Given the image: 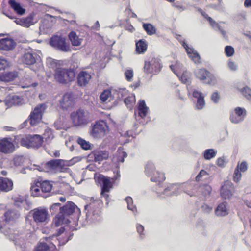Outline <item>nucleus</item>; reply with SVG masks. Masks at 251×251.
<instances>
[{
    "mask_svg": "<svg viewBox=\"0 0 251 251\" xmlns=\"http://www.w3.org/2000/svg\"><path fill=\"white\" fill-rule=\"evenodd\" d=\"M78 208L74 203L68 201L63 206L60 207V211L53 218V222L56 227L69 222L68 217L72 215Z\"/></svg>",
    "mask_w": 251,
    "mask_h": 251,
    "instance_id": "1",
    "label": "nucleus"
},
{
    "mask_svg": "<svg viewBox=\"0 0 251 251\" xmlns=\"http://www.w3.org/2000/svg\"><path fill=\"white\" fill-rule=\"evenodd\" d=\"M75 76V70L71 68L57 67L53 74L55 81L63 85L74 81Z\"/></svg>",
    "mask_w": 251,
    "mask_h": 251,
    "instance_id": "2",
    "label": "nucleus"
},
{
    "mask_svg": "<svg viewBox=\"0 0 251 251\" xmlns=\"http://www.w3.org/2000/svg\"><path fill=\"white\" fill-rule=\"evenodd\" d=\"M68 162L61 159H52L38 166L40 172L47 173L64 172L67 169Z\"/></svg>",
    "mask_w": 251,
    "mask_h": 251,
    "instance_id": "3",
    "label": "nucleus"
},
{
    "mask_svg": "<svg viewBox=\"0 0 251 251\" xmlns=\"http://www.w3.org/2000/svg\"><path fill=\"white\" fill-rule=\"evenodd\" d=\"M52 188V185L48 180H35L30 187L31 195L34 197H45L49 196Z\"/></svg>",
    "mask_w": 251,
    "mask_h": 251,
    "instance_id": "4",
    "label": "nucleus"
},
{
    "mask_svg": "<svg viewBox=\"0 0 251 251\" xmlns=\"http://www.w3.org/2000/svg\"><path fill=\"white\" fill-rule=\"evenodd\" d=\"M95 181L101 185V196L104 197L107 201L109 202V193L113 188L114 180L112 178L107 177L101 174H98L94 176Z\"/></svg>",
    "mask_w": 251,
    "mask_h": 251,
    "instance_id": "5",
    "label": "nucleus"
},
{
    "mask_svg": "<svg viewBox=\"0 0 251 251\" xmlns=\"http://www.w3.org/2000/svg\"><path fill=\"white\" fill-rule=\"evenodd\" d=\"M73 125L75 126H83L89 122V112L83 109H79L73 112L70 115Z\"/></svg>",
    "mask_w": 251,
    "mask_h": 251,
    "instance_id": "6",
    "label": "nucleus"
},
{
    "mask_svg": "<svg viewBox=\"0 0 251 251\" xmlns=\"http://www.w3.org/2000/svg\"><path fill=\"white\" fill-rule=\"evenodd\" d=\"M43 142V138L39 135H27L22 137L20 140L21 146L27 148H38Z\"/></svg>",
    "mask_w": 251,
    "mask_h": 251,
    "instance_id": "7",
    "label": "nucleus"
},
{
    "mask_svg": "<svg viewBox=\"0 0 251 251\" xmlns=\"http://www.w3.org/2000/svg\"><path fill=\"white\" fill-rule=\"evenodd\" d=\"M47 107L45 103H41L37 105L31 111L27 118V120H29L31 126H34L40 123Z\"/></svg>",
    "mask_w": 251,
    "mask_h": 251,
    "instance_id": "8",
    "label": "nucleus"
},
{
    "mask_svg": "<svg viewBox=\"0 0 251 251\" xmlns=\"http://www.w3.org/2000/svg\"><path fill=\"white\" fill-rule=\"evenodd\" d=\"M161 61L158 58H149L145 61L143 67L144 72L148 74L156 75L161 70Z\"/></svg>",
    "mask_w": 251,
    "mask_h": 251,
    "instance_id": "9",
    "label": "nucleus"
},
{
    "mask_svg": "<svg viewBox=\"0 0 251 251\" xmlns=\"http://www.w3.org/2000/svg\"><path fill=\"white\" fill-rule=\"evenodd\" d=\"M108 130L109 127L107 123L104 120H99L92 126L90 133L93 138H100L104 137Z\"/></svg>",
    "mask_w": 251,
    "mask_h": 251,
    "instance_id": "10",
    "label": "nucleus"
},
{
    "mask_svg": "<svg viewBox=\"0 0 251 251\" xmlns=\"http://www.w3.org/2000/svg\"><path fill=\"white\" fill-rule=\"evenodd\" d=\"M50 44L54 48L62 51L67 52L70 50L69 45L66 43V39L61 36H52L50 38Z\"/></svg>",
    "mask_w": 251,
    "mask_h": 251,
    "instance_id": "11",
    "label": "nucleus"
},
{
    "mask_svg": "<svg viewBox=\"0 0 251 251\" xmlns=\"http://www.w3.org/2000/svg\"><path fill=\"white\" fill-rule=\"evenodd\" d=\"M15 150V146L10 138H2L0 139V153L10 154Z\"/></svg>",
    "mask_w": 251,
    "mask_h": 251,
    "instance_id": "12",
    "label": "nucleus"
},
{
    "mask_svg": "<svg viewBox=\"0 0 251 251\" xmlns=\"http://www.w3.org/2000/svg\"><path fill=\"white\" fill-rule=\"evenodd\" d=\"M247 115L245 108L237 107L230 112V120L233 123H239L244 120Z\"/></svg>",
    "mask_w": 251,
    "mask_h": 251,
    "instance_id": "13",
    "label": "nucleus"
},
{
    "mask_svg": "<svg viewBox=\"0 0 251 251\" xmlns=\"http://www.w3.org/2000/svg\"><path fill=\"white\" fill-rule=\"evenodd\" d=\"M103 207V202L101 200L98 199L93 201L90 203L86 205L84 209L86 214H92V215H97L100 212L101 209Z\"/></svg>",
    "mask_w": 251,
    "mask_h": 251,
    "instance_id": "14",
    "label": "nucleus"
},
{
    "mask_svg": "<svg viewBox=\"0 0 251 251\" xmlns=\"http://www.w3.org/2000/svg\"><path fill=\"white\" fill-rule=\"evenodd\" d=\"M48 211L46 208L38 207L32 210V217L36 223H43L48 218Z\"/></svg>",
    "mask_w": 251,
    "mask_h": 251,
    "instance_id": "15",
    "label": "nucleus"
},
{
    "mask_svg": "<svg viewBox=\"0 0 251 251\" xmlns=\"http://www.w3.org/2000/svg\"><path fill=\"white\" fill-rule=\"evenodd\" d=\"M248 168V164L246 161L238 162L233 173V180L236 183L239 182L242 177L241 172H245Z\"/></svg>",
    "mask_w": 251,
    "mask_h": 251,
    "instance_id": "16",
    "label": "nucleus"
},
{
    "mask_svg": "<svg viewBox=\"0 0 251 251\" xmlns=\"http://www.w3.org/2000/svg\"><path fill=\"white\" fill-rule=\"evenodd\" d=\"M235 192L233 184L230 181L225 182L220 190L221 197L224 199H230Z\"/></svg>",
    "mask_w": 251,
    "mask_h": 251,
    "instance_id": "17",
    "label": "nucleus"
},
{
    "mask_svg": "<svg viewBox=\"0 0 251 251\" xmlns=\"http://www.w3.org/2000/svg\"><path fill=\"white\" fill-rule=\"evenodd\" d=\"M4 102L5 105L10 108L13 106L22 105L24 104V100L19 96L10 94L5 97Z\"/></svg>",
    "mask_w": 251,
    "mask_h": 251,
    "instance_id": "18",
    "label": "nucleus"
},
{
    "mask_svg": "<svg viewBox=\"0 0 251 251\" xmlns=\"http://www.w3.org/2000/svg\"><path fill=\"white\" fill-rule=\"evenodd\" d=\"M181 45L185 49L189 58L196 64L201 63V57L199 53L192 47H189L188 45L183 41L181 42Z\"/></svg>",
    "mask_w": 251,
    "mask_h": 251,
    "instance_id": "19",
    "label": "nucleus"
},
{
    "mask_svg": "<svg viewBox=\"0 0 251 251\" xmlns=\"http://www.w3.org/2000/svg\"><path fill=\"white\" fill-rule=\"evenodd\" d=\"M74 104V99L72 94L69 92L65 93L59 100L60 107L63 109H67L72 107Z\"/></svg>",
    "mask_w": 251,
    "mask_h": 251,
    "instance_id": "20",
    "label": "nucleus"
},
{
    "mask_svg": "<svg viewBox=\"0 0 251 251\" xmlns=\"http://www.w3.org/2000/svg\"><path fill=\"white\" fill-rule=\"evenodd\" d=\"M34 14L31 13L26 17L16 19L15 20H14V22L17 25L27 28L33 25L36 22V21H34Z\"/></svg>",
    "mask_w": 251,
    "mask_h": 251,
    "instance_id": "21",
    "label": "nucleus"
},
{
    "mask_svg": "<svg viewBox=\"0 0 251 251\" xmlns=\"http://www.w3.org/2000/svg\"><path fill=\"white\" fill-rule=\"evenodd\" d=\"M91 79V75L86 71H81L77 75V82L81 87L86 86Z\"/></svg>",
    "mask_w": 251,
    "mask_h": 251,
    "instance_id": "22",
    "label": "nucleus"
},
{
    "mask_svg": "<svg viewBox=\"0 0 251 251\" xmlns=\"http://www.w3.org/2000/svg\"><path fill=\"white\" fill-rule=\"evenodd\" d=\"M15 46L16 43L12 39L5 38L0 39V50H11Z\"/></svg>",
    "mask_w": 251,
    "mask_h": 251,
    "instance_id": "23",
    "label": "nucleus"
},
{
    "mask_svg": "<svg viewBox=\"0 0 251 251\" xmlns=\"http://www.w3.org/2000/svg\"><path fill=\"white\" fill-rule=\"evenodd\" d=\"M13 182L11 179L0 177V191L8 192L13 189Z\"/></svg>",
    "mask_w": 251,
    "mask_h": 251,
    "instance_id": "24",
    "label": "nucleus"
},
{
    "mask_svg": "<svg viewBox=\"0 0 251 251\" xmlns=\"http://www.w3.org/2000/svg\"><path fill=\"white\" fill-rule=\"evenodd\" d=\"M92 154L94 156V161L99 163L103 160L107 159L109 157V152L106 151L96 150L94 151Z\"/></svg>",
    "mask_w": 251,
    "mask_h": 251,
    "instance_id": "25",
    "label": "nucleus"
},
{
    "mask_svg": "<svg viewBox=\"0 0 251 251\" xmlns=\"http://www.w3.org/2000/svg\"><path fill=\"white\" fill-rule=\"evenodd\" d=\"M193 96L197 99L196 108L198 110L202 109L205 105L204 96L202 93L197 90L193 92Z\"/></svg>",
    "mask_w": 251,
    "mask_h": 251,
    "instance_id": "26",
    "label": "nucleus"
},
{
    "mask_svg": "<svg viewBox=\"0 0 251 251\" xmlns=\"http://www.w3.org/2000/svg\"><path fill=\"white\" fill-rule=\"evenodd\" d=\"M135 51L140 54L145 53L148 48V43L145 39H140L135 41Z\"/></svg>",
    "mask_w": 251,
    "mask_h": 251,
    "instance_id": "27",
    "label": "nucleus"
},
{
    "mask_svg": "<svg viewBox=\"0 0 251 251\" xmlns=\"http://www.w3.org/2000/svg\"><path fill=\"white\" fill-rule=\"evenodd\" d=\"M215 215L218 216H225L228 213L227 203L224 202L218 204L215 210Z\"/></svg>",
    "mask_w": 251,
    "mask_h": 251,
    "instance_id": "28",
    "label": "nucleus"
},
{
    "mask_svg": "<svg viewBox=\"0 0 251 251\" xmlns=\"http://www.w3.org/2000/svg\"><path fill=\"white\" fill-rule=\"evenodd\" d=\"M36 54L31 52L25 53L21 58L22 62L25 64L31 65L36 62Z\"/></svg>",
    "mask_w": 251,
    "mask_h": 251,
    "instance_id": "29",
    "label": "nucleus"
},
{
    "mask_svg": "<svg viewBox=\"0 0 251 251\" xmlns=\"http://www.w3.org/2000/svg\"><path fill=\"white\" fill-rule=\"evenodd\" d=\"M18 76L16 71L4 72L0 75V80L4 82L13 81Z\"/></svg>",
    "mask_w": 251,
    "mask_h": 251,
    "instance_id": "30",
    "label": "nucleus"
},
{
    "mask_svg": "<svg viewBox=\"0 0 251 251\" xmlns=\"http://www.w3.org/2000/svg\"><path fill=\"white\" fill-rule=\"evenodd\" d=\"M209 73V72L203 68L196 69L194 71L196 77L203 82L206 81Z\"/></svg>",
    "mask_w": 251,
    "mask_h": 251,
    "instance_id": "31",
    "label": "nucleus"
},
{
    "mask_svg": "<svg viewBox=\"0 0 251 251\" xmlns=\"http://www.w3.org/2000/svg\"><path fill=\"white\" fill-rule=\"evenodd\" d=\"M149 108L146 106L144 100H140L138 105V114L142 118H145L148 112Z\"/></svg>",
    "mask_w": 251,
    "mask_h": 251,
    "instance_id": "32",
    "label": "nucleus"
},
{
    "mask_svg": "<svg viewBox=\"0 0 251 251\" xmlns=\"http://www.w3.org/2000/svg\"><path fill=\"white\" fill-rule=\"evenodd\" d=\"M8 3L14 11L19 15H23L25 12V9L23 8L20 4L15 0H9Z\"/></svg>",
    "mask_w": 251,
    "mask_h": 251,
    "instance_id": "33",
    "label": "nucleus"
},
{
    "mask_svg": "<svg viewBox=\"0 0 251 251\" xmlns=\"http://www.w3.org/2000/svg\"><path fill=\"white\" fill-rule=\"evenodd\" d=\"M34 251H58L55 246L49 247L47 243L40 242L37 244Z\"/></svg>",
    "mask_w": 251,
    "mask_h": 251,
    "instance_id": "34",
    "label": "nucleus"
},
{
    "mask_svg": "<svg viewBox=\"0 0 251 251\" xmlns=\"http://www.w3.org/2000/svg\"><path fill=\"white\" fill-rule=\"evenodd\" d=\"M143 28L149 35H152L156 32V28L150 23H143Z\"/></svg>",
    "mask_w": 251,
    "mask_h": 251,
    "instance_id": "35",
    "label": "nucleus"
},
{
    "mask_svg": "<svg viewBox=\"0 0 251 251\" xmlns=\"http://www.w3.org/2000/svg\"><path fill=\"white\" fill-rule=\"evenodd\" d=\"M69 38L71 41L72 44L73 46H79L81 44V42L78 37L77 36L76 33L75 31H71L69 33Z\"/></svg>",
    "mask_w": 251,
    "mask_h": 251,
    "instance_id": "36",
    "label": "nucleus"
},
{
    "mask_svg": "<svg viewBox=\"0 0 251 251\" xmlns=\"http://www.w3.org/2000/svg\"><path fill=\"white\" fill-rule=\"evenodd\" d=\"M151 176V180L154 182H161L165 179L164 175L158 171L152 174Z\"/></svg>",
    "mask_w": 251,
    "mask_h": 251,
    "instance_id": "37",
    "label": "nucleus"
},
{
    "mask_svg": "<svg viewBox=\"0 0 251 251\" xmlns=\"http://www.w3.org/2000/svg\"><path fill=\"white\" fill-rule=\"evenodd\" d=\"M217 151L213 149H207L203 152V156L205 160H210L215 157Z\"/></svg>",
    "mask_w": 251,
    "mask_h": 251,
    "instance_id": "38",
    "label": "nucleus"
},
{
    "mask_svg": "<svg viewBox=\"0 0 251 251\" xmlns=\"http://www.w3.org/2000/svg\"><path fill=\"white\" fill-rule=\"evenodd\" d=\"M145 173L148 176H151L152 174L156 172L154 164L151 162H148L145 166Z\"/></svg>",
    "mask_w": 251,
    "mask_h": 251,
    "instance_id": "39",
    "label": "nucleus"
},
{
    "mask_svg": "<svg viewBox=\"0 0 251 251\" xmlns=\"http://www.w3.org/2000/svg\"><path fill=\"white\" fill-rule=\"evenodd\" d=\"M135 96L132 94L125 99L124 102L127 107H132L135 103Z\"/></svg>",
    "mask_w": 251,
    "mask_h": 251,
    "instance_id": "40",
    "label": "nucleus"
},
{
    "mask_svg": "<svg viewBox=\"0 0 251 251\" xmlns=\"http://www.w3.org/2000/svg\"><path fill=\"white\" fill-rule=\"evenodd\" d=\"M200 12L202 16L208 21L211 26L220 27L219 25L214 20H213L212 18L209 17L204 11L201 9Z\"/></svg>",
    "mask_w": 251,
    "mask_h": 251,
    "instance_id": "41",
    "label": "nucleus"
},
{
    "mask_svg": "<svg viewBox=\"0 0 251 251\" xmlns=\"http://www.w3.org/2000/svg\"><path fill=\"white\" fill-rule=\"evenodd\" d=\"M77 142L79 145H80L81 148L85 150H88L90 149L91 147L90 143L82 138H78L77 140Z\"/></svg>",
    "mask_w": 251,
    "mask_h": 251,
    "instance_id": "42",
    "label": "nucleus"
},
{
    "mask_svg": "<svg viewBox=\"0 0 251 251\" xmlns=\"http://www.w3.org/2000/svg\"><path fill=\"white\" fill-rule=\"evenodd\" d=\"M201 192L204 197L209 196L211 193L212 188L209 185L205 184L200 187Z\"/></svg>",
    "mask_w": 251,
    "mask_h": 251,
    "instance_id": "43",
    "label": "nucleus"
},
{
    "mask_svg": "<svg viewBox=\"0 0 251 251\" xmlns=\"http://www.w3.org/2000/svg\"><path fill=\"white\" fill-rule=\"evenodd\" d=\"M242 94L249 100L251 101V89L248 86L241 90Z\"/></svg>",
    "mask_w": 251,
    "mask_h": 251,
    "instance_id": "44",
    "label": "nucleus"
},
{
    "mask_svg": "<svg viewBox=\"0 0 251 251\" xmlns=\"http://www.w3.org/2000/svg\"><path fill=\"white\" fill-rule=\"evenodd\" d=\"M46 142L49 143L54 138V135L50 130L46 131L44 134Z\"/></svg>",
    "mask_w": 251,
    "mask_h": 251,
    "instance_id": "45",
    "label": "nucleus"
},
{
    "mask_svg": "<svg viewBox=\"0 0 251 251\" xmlns=\"http://www.w3.org/2000/svg\"><path fill=\"white\" fill-rule=\"evenodd\" d=\"M24 161V157L22 156H16L13 158L14 164L15 166H20L22 165Z\"/></svg>",
    "mask_w": 251,
    "mask_h": 251,
    "instance_id": "46",
    "label": "nucleus"
},
{
    "mask_svg": "<svg viewBox=\"0 0 251 251\" xmlns=\"http://www.w3.org/2000/svg\"><path fill=\"white\" fill-rule=\"evenodd\" d=\"M225 53L227 57L232 56L234 53V49L231 46H226L225 48Z\"/></svg>",
    "mask_w": 251,
    "mask_h": 251,
    "instance_id": "47",
    "label": "nucleus"
},
{
    "mask_svg": "<svg viewBox=\"0 0 251 251\" xmlns=\"http://www.w3.org/2000/svg\"><path fill=\"white\" fill-rule=\"evenodd\" d=\"M124 74L125 78L127 81L131 82L132 81L133 77V71L132 69L126 71Z\"/></svg>",
    "mask_w": 251,
    "mask_h": 251,
    "instance_id": "48",
    "label": "nucleus"
},
{
    "mask_svg": "<svg viewBox=\"0 0 251 251\" xmlns=\"http://www.w3.org/2000/svg\"><path fill=\"white\" fill-rule=\"evenodd\" d=\"M207 78H208V81L207 82V84L214 85L217 83V79L213 74H211L210 72L207 76Z\"/></svg>",
    "mask_w": 251,
    "mask_h": 251,
    "instance_id": "49",
    "label": "nucleus"
},
{
    "mask_svg": "<svg viewBox=\"0 0 251 251\" xmlns=\"http://www.w3.org/2000/svg\"><path fill=\"white\" fill-rule=\"evenodd\" d=\"M111 94V92L109 90H104L100 95V100L104 102L107 100L110 95Z\"/></svg>",
    "mask_w": 251,
    "mask_h": 251,
    "instance_id": "50",
    "label": "nucleus"
},
{
    "mask_svg": "<svg viewBox=\"0 0 251 251\" xmlns=\"http://www.w3.org/2000/svg\"><path fill=\"white\" fill-rule=\"evenodd\" d=\"M220 96L217 91L214 92L211 96V100L215 103L218 102Z\"/></svg>",
    "mask_w": 251,
    "mask_h": 251,
    "instance_id": "51",
    "label": "nucleus"
},
{
    "mask_svg": "<svg viewBox=\"0 0 251 251\" xmlns=\"http://www.w3.org/2000/svg\"><path fill=\"white\" fill-rule=\"evenodd\" d=\"M201 210L203 212L208 213L212 211V208L207 204L204 203L201 206Z\"/></svg>",
    "mask_w": 251,
    "mask_h": 251,
    "instance_id": "52",
    "label": "nucleus"
},
{
    "mask_svg": "<svg viewBox=\"0 0 251 251\" xmlns=\"http://www.w3.org/2000/svg\"><path fill=\"white\" fill-rule=\"evenodd\" d=\"M7 65V60L3 58H0V70H4Z\"/></svg>",
    "mask_w": 251,
    "mask_h": 251,
    "instance_id": "53",
    "label": "nucleus"
},
{
    "mask_svg": "<svg viewBox=\"0 0 251 251\" xmlns=\"http://www.w3.org/2000/svg\"><path fill=\"white\" fill-rule=\"evenodd\" d=\"M207 175V173L204 170H201L199 173L196 177V180L199 181L200 180L201 178L204 176H206Z\"/></svg>",
    "mask_w": 251,
    "mask_h": 251,
    "instance_id": "54",
    "label": "nucleus"
},
{
    "mask_svg": "<svg viewBox=\"0 0 251 251\" xmlns=\"http://www.w3.org/2000/svg\"><path fill=\"white\" fill-rule=\"evenodd\" d=\"M60 207H61L60 203H54L51 206L50 208V210L52 213L55 212L58 209L60 210Z\"/></svg>",
    "mask_w": 251,
    "mask_h": 251,
    "instance_id": "55",
    "label": "nucleus"
},
{
    "mask_svg": "<svg viewBox=\"0 0 251 251\" xmlns=\"http://www.w3.org/2000/svg\"><path fill=\"white\" fill-rule=\"evenodd\" d=\"M125 12H126L128 16H130L131 18H136L137 17V15L132 11V9L129 5L125 10Z\"/></svg>",
    "mask_w": 251,
    "mask_h": 251,
    "instance_id": "56",
    "label": "nucleus"
},
{
    "mask_svg": "<svg viewBox=\"0 0 251 251\" xmlns=\"http://www.w3.org/2000/svg\"><path fill=\"white\" fill-rule=\"evenodd\" d=\"M120 156L118 157V161L120 162L123 163L124 162V159L127 156L126 152L122 151L120 153Z\"/></svg>",
    "mask_w": 251,
    "mask_h": 251,
    "instance_id": "57",
    "label": "nucleus"
},
{
    "mask_svg": "<svg viewBox=\"0 0 251 251\" xmlns=\"http://www.w3.org/2000/svg\"><path fill=\"white\" fill-rule=\"evenodd\" d=\"M136 229L137 232L140 234V236H141L144 231V226L141 224H138L136 225Z\"/></svg>",
    "mask_w": 251,
    "mask_h": 251,
    "instance_id": "58",
    "label": "nucleus"
},
{
    "mask_svg": "<svg viewBox=\"0 0 251 251\" xmlns=\"http://www.w3.org/2000/svg\"><path fill=\"white\" fill-rule=\"evenodd\" d=\"M217 165L220 167H224L225 165V159L223 158H219L217 160Z\"/></svg>",
    "mask_w": 251,
    "mask_h": 251,
    "instance_id": "59",
    "label": "nucleus"
},
{
    "mask_svg": "<svg viewBox=\"0 0 251 251\" xmlns=\"http://www.w3.org/2000/svg\"><path fill=\"white\" fill-rule=\"evenodd\" d=\"M126 200L127 203V207H128V208L131 210H133V208L131 207L129 204V203L130 202H132V199L130 197H128L127 198H126Z\"/></svg>",
    "mask_w": 251,
    "mask_h": 251,
    "instance_id": "60",
    "label": "nucleus"
},
{
    "mask_svg": "<svg viewBox=\"0 0 251 251\" xmlns=\"http://www.w3.org/2000/svg\"><path fill=\"white\" fill-rule=\"evenodd\" d=\"M228 66L230 69L233 70H235L236 68V65L234 64V63L233 62H232L231 61H228Z\"/></svg>",
    "mask_w": 251,
    "mask_h": 251,
    "instance_id": "61",
    "label": "nucleus"
},
{
    "mask_svg": "<svg viewBox=\"0 0 251 251\" xmlns=\"http://www.w3.org/2000/svg\"><path fill=\"white\" fill-rule=\"evenodd\" d=\"M4 130L6 131H14L16 128L11 126H5L3 127Z\"/></svg>",
    "mask_w": 251,
    "mask_h": 251,
    "instance_id": "62",
    "label": "nucleus"
},
{
    "mask_svg": "<svg viewBox=\"0 0 251 251\" xmlns=\"http://www.w3.org/2000/svg\"><path fill=\"white\" fill-rule=\"evenodd\" d=\"M244 5L247 8L251 7V0H245Z\"/></svg>",
    "mask_w": 251,
    "mask_h": 251,
    "instance_id": "63",
    "label": "nucleus"
},
{
    "mask_svg": "<svg viewBox=\"0 0 251 251\" xmlns=\"http://www.w3.org/2000/svg\"><path fill=\"white\" fill-rule=\"evenodd\" d=\"M170 68L171 69V70L175 74H176V69L177 68V63H176L174 65H170Z\"/></svg>",
    "mask_w": 251,
    "mask_h": 251,
    "instance_id": "64",
    "label": "nucleus"
}]
</instances>
